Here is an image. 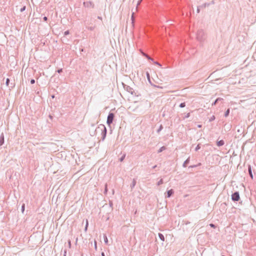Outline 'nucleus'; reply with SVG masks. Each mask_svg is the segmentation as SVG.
Instances as JSON below:
<instances>
[{"instance_id":"37998d69","label":"nucleus","mask_w":256,"mask_h":256,"mask_svg":"<svg viewBox=\"0 0 256 256\" xmlns=\"http://www.w3.org/2000/svg\"><path fill=\"white\" fill-rule=\"evenodd\" d=\"M43 20L44 21V22H46L48 20V18L46 16H44L43 18Z\"/></svg>"},{"instance_id":"7ed1b4c3","label":"nucleus","mask_w":256,"mask_h":256,"mask_svg":"<svg viewBox=\"0 0 256 256\" xmlns=\"http://www.w3.org/2000/svg\"><path fill=\"white\" fill-rule=\"evenodd\" d=\"M114 118V114L112 112H109L106 120V124L109 126H110L111 124L113 122Z\"/></svg>"},{"instance_id":"a211bd4d","label":"nucleus","mask_w":256,"mask_h":256,"mask_svg":"<svg viewBox=\"0 0 256 256\" xmlns=\"http://www.w3.org/2000/svg\"><path fill=\"white\" fill-rule=\"evenodd\" d=\"M226 206L227 204L226 202H223L221 204L220 207L222 208H223L224 210H226Z\"/></svg>"},{"instance_id":"473e14b6","label":"nucleus","mask_w":256,"mask_h":256,"mask_svg":"<svg viewBox=\"0 0 256 256\" xmlns=\"http://www.w3.org/2000/svg\"><path fill=\"white\" fill-rule=\"evenodd\" d=\"M146 77L148 78V80H149L150 82V74L148 72H146Z\"/></svg>"},{"instance_id":"f3484780","label":"nucleus","mask_w":256,"mask_h":256,"mask_svg":"<svg viewBox=\"0 0 256 256\" xmlns=\"http://www.w3.org/2000/svg\"><path fill=\"white\" fill-rule=\"evenodd\" d=\"M210 6V4L208 3H204L201 6H199L200 8H206V7Z\"/></svg>"},{"instance_id":"39448f33","label":"nucleus","mask_w":256,"mask_h":256,"mask_svg":"<svg viewBox=\"0 0 256 256\" xmlns=\"http://www.w3.org/2000/svg\"><path fill=\"white\" fill-rule=\"evenodd\" d=\"M232 200L234 202H238L240 200L238 192L236 191L232 194Z\"/></svg>"},{"instance_id":"dca6fc26","label":"nucleus","mask_w":256,"mask_h":256,"mask_svg":"<svg viewBox=\"0 0 256 256\" xmlns=\"http://www.w3.org/2000/svg\"><path fill=\"white\" fill-rule=\"evenodd\" d=\"M230 112V108H228L227 110L225 112L224 116L225 117H227L228 116Z\"/></svg>"},{"instance_id":"6e6552de","label":"nucleus","mask_w":256,"mask_h":256,"mask_svg":"<svg viewBox=\"0 0 256 256\" xmlns=\"http://www.w3.org/2000/svg\"><path fill=\"white\" fill-rule=\"evenodd\" d=\"M4 137L3 133H2L0 136V146H2L4 144Z\"/></svg>"},{"instance_id":"4c0bfd02","label":"nucleus","mask_w":256,"mask_h":256,"mask_svg":"<svg viewBox=\"0 0 256 256\" xmlns=\"http://www.w3.org/2000/svg\"><path fill=\"white\" fill-rule=\"evenodd\" d=\"M68 248H70L72 244H71V241L70 240H68Z\"/></svg>"},{"instance_id":"a18cd8bd","label":"nucleus","mask_w":256,"mask_h":256,"mask_svg":"<svg viewBox=\"0 0 256 256\" xmlns=\"http://www.w3.org/2000/svg\"><path fill=\"white\" fill-rule=\"evenodd\" d=\"M133 14H134V13L132 14V18H131V19H132V23L133 24L134 23V18H133Z\"/></svg>"},{"instance_id":"423d86ee","label":"nucleus","mask_w":256,"mask_h":256,"mask_svg":"<svg viewBox=\"0 0 256 256\" xmlns=\"http://www.w3.org/2000/svg\"><path fill=\"white\" fill-rule=\"evenodd\" d=\"M83 5H84V7H86V8L92 7V8H94V4L92 3L90 1H89V2H83Z\"/></svg>"},{"instance_id":"393cba45","label":"nucleus","mask_w":256,"mask_h":256,"mask_svg":"<svg viewBox=\"0 0 256 256\" xmlns=\"http://www.w3.org/2000/svg\"><path fill=\"white\" fill-rule=\"evenodd\" d=\"M164 183L163 180L161 178L157 183L158 186H160Z\"/></svg>"},{"instance_id":"de8ad7c7","label":"nucleus","mask_w":256,"mask_h":256,"mask_svg":"<svg viewBox=\"0 0 256 256\" xmlns=\"http://www.w3.org/2000/svg\"><path fill=\"white\" fill-rule=\"evenodd\" d=\"M101 256H105V254H104V252H102L101 253Z\"/></svg>"},{"instance_id":"cd10ccee","label":"nucleus","mask_w":256,"mask_h":256,"mask_svg":"<svg viewBox=\"0 0 256 256\" xmlns=\"http://www.w3.org/2000/svg\"><path fill=\"white\" fill-rule=\"evenodd\" d=\"M179 106L181 108H183L186 106V103L184 102H182L180 104Z\"/></svg>"},{"instance_id":"c85d7f7f","label":"nucleus","mask_w":256,"mask_h":256,"mask_svg":"<svg viewBox=\"0 0 256 256\" xmlns=\"http://www.w3.org/2000/svg\"><path fill=\"white\" fill-rule=\"evenodd\" d=\"M10 83V80L8 78H7L6 79V84L8 86H9Z\"/></svg>"},{"instance_id":"3c124183","label":"nucleus","mask_w":256,"mask_h":256,"mask_svg":"<svg viewBox=\"0 0 256 256\" xmlns=\"http://www.w3.org/2000/svg\"><path fill=\"white\" fill-rule=\"evenodd\" d=\"M110 206H112V202H110Z\"/></svg>"},{"instance_id":"6e6d98bb","label":"nucleus","mask_w":256,"mask_h":256,"mask_svg":"<svg viewBox=\"0 0 256 256\" xmlns=\"http://www.w3.org/2000/svg\"><path fill=\"white\" fill-rule=\"evenodd\" d=\"M95 248H96V242H95Z\"/></svg>"},{"instance_id":"e433bc0d","label":"nucleus","mask_w":256,"mask_h":256,"mask_svg":"<svg viewBox=\"0 0 256 256\" xmlns=\"http://www.w3.org/2000/svg\"><path fill=\"white\" fill-rule=\"evenodd\" d=\"M210 226L211 228H216V226L214 224H210Z\"/></svg>"},{"instance_id":"4d7b16f0","label":"nucleus","mask_w":256,"mask_h":256,"mask_svg":"<svg viewBox=\"0 0 256 256\" xmlns=\"http://www.w3.org/2000/svg\"><path fill=\"white\" fill-rule=\"evenodd\" d=\"M50 118H52V116H50Z\"/></svg>"},{"instance_id":"5fc2aeb1","label":"nucleus","mask_w":256,"mask_h":256,"mask_svg":"<svg viewBox=\"0 0 256 256\" xmlns=\"http://www.w3.org/2000/svg\"><path fill=\"white\" fill-rule=\"evenodd\" d=\"M190 222H187L186 223V224H190Z\"/></svg>"},{"instance_id":"7c9ffc66","label":"nucleus","mask_w":256,"mask_h":256,"mask_svg":"<svg viewBox=\"0 0 256 256\" xmlns=\"http://www.w3.org/2000/svg\"><path fill=\"white\" fill-rule=\"evenodd\" d=\"M215 118H216L215 116L213 115V116H212L210 117V120H209V121H210V122H212V121L214 120H215Z\"/></svg>"},{"instance_id":"ea45409f","label":"nucleus","mask_w":256,"mask_h":256,"mask_svg":"<svg viewBox=\"0 0 256 256\" xmlns=\"http://www.w3.org/2000/svg\"><path fill=\"white\" fill-rule=\"evenodd\" d=\"M200 6H198V8H197V10H196V12L198 13H199L200 12Z\"/></svg>"},{"instance_id":"49530a36","label":"nucleus","mask_w":256,"mask_h":256,"mask_svg":"<svg viewBox=\"0 0 256 256\" xmlns=\"http://www.w3.org/2000/svg\"><path fill=\"white\" fill-rule=\"evenodd\" d=\"M66 250H64V256H66Z\"/></svg>"},{"instance_id":"20e7f679","label":"nucleus","mask_w":256,"mask_h":256,"mask_svg":"<svg viewBox=\"0 0 256 256\" xmlns=\"http://www.w3.org/2000/svg\"><path fill=\"white\" fill-rule=\"evenodd\" d=\"M123 85L124 90H126L128 92L133 96H138V95L136 94V92H135L134 90H133V88H131L130 86L126 84H124Z\"/></svg>"},{"instance_id":"2eb2a0df","label":"nucleus","mask_w":256,"mask_h":256,"mask_svg":"<svg viewBox=\"0 0 256 256\" xmlns=\"http://www.w3.org/2000/svg\"><path fill=\"white\" fill-rule=\"evenodd\" d=\"M142 55H143L146 58H147L148 60H152V61H154V59H153V58H150L148 55L147 54L144 53V54H142Z\"/></svg>"},{"instance_id":"c03bdc74","label":"nucleus","mask_w":256,"mask_h":256,"mask_svg":"<svg viewBox=\"0 0 256 256\" xmlns=\"http://www.w3.org/2000/svg\"><path fill=\"white\" fill-rule=\"evenodd\" d=\"M154 64L157 65H158L160 66H161V65L157 62H154Z\"/></svg>"},{"instance_id":"4468645a","label":"nucleus","mask_w":256,"mask_h":256,"mask_svg":"<svg viewBox=\"0 0 256 256\" xmlns=\"http://www.w3.org/2000/svg\"><path fill=\"white\" fill-rule=\"evenodd\" d=\"M158 236L161 240H162V241L164 240V236L162 234L158 233Z\"/></svg>"},{"instance_id":"a878e982","label":"nucleus","mask_w":256,"mask_h":256,"mask_svg":"<svg viewBox=\"0 0 256 256\" xmlns=\"http://www.w3.org/2000/svg\"><path fill=\"white\" fill-rule=\"evenodd\" d=\"M104 243L106 244H108V239L107 238V236L106 235L104 236Z\"/></svg>"},{"instance_id":"58836bf2","label":"nucleus","mask_w":256,"mask_h":256,"mask_svg":"<svg viewBox=\"0 0 256 256\" xmlns=\"http://www.w3.org/2000/svg\"><path fill=\"white\" fill-rule=\"evenodd\" d=\"M30 82L31 84H34L35 83V80L34 79H31Z\"/></svg>"},{"instance_id":"b1692460","label":"nucleus","mask_w":256,"mask_h":256,"mask_svg":"<svg viewBox=\"0 0 256 256\" xmlns=\"http://www.w3.org/2000/svg\"><path fill=\"white\" fill-rule=\"evenodd\" d=\"M126 157V154H124L119 159L120 162H122Z\"/></svg>"},{"instance_id":"412c9836","label":"nucleus","mask_w":256,"mask_h":256,"mask_svg":"<svg viewBox=\"0 0 256 256\" xmlns=\"http://www.w3.org/2000/svg\"><path fill=\"white\" fill-rule=\"evenodd\" d=\"M163 129V126L162 124H160L159 126V128L157 130L156 132L158 133H160V132Z\"/></svg>"},{"instance_id":"f257e3e1","label":"nucleus","mask_w":256,"mask_h":256,"mask_svg":"<svg viewBox=\"0 0 256 256\" xmlns=\"http://www.w3.org/2000/svg\"><path fill=\"white\" fill-rule=\"evenodd\" d=\"M99 130L101 131V140L102 141H104L105 140L107 134L106 128L104 124L99 125L98 127L93 132L92 134H90V135L94 136L96 132H97Z\"/></svg>"},{"instance_id":"f704fd0d","label":"nucleus","mask_w":256,"mask_h":256,"mask_svg":"<svg viewBox=\"0 0 256 256\" xmlns=\"http://www.w3.org/2000/svg\"><path fill=\"white\" fill-rule=\"evenodd\" d=\"M26 10V6H24L23 7H22L20 10V12H22Z\"/></svg>"},{"instance_id":"72a5a7b5","label":"nucleus","mask_w":256,"mask_h":256,"mask_svg":"<svg viewBox=\"0 0 256 256\" xmlns=\"http://www.w3.org/2000/svg\"><path fill=\"white\" fill-rule=\"evenodd\" d=\"M108 188H107V184H105V188H104V194H106L107 192H108Z\"/></svg>"},{"instance_id":"9b49d317","label":"nucleus","mask_w":256,"mask_h":256,"mask_svg":"<svg viewBox=\"0 0 256 256\" xmlns=\"http://www.w3.org/2000/svg\"><path fill=\"white\" fill-rule=\"evenodd\" d=\"M190 158L188 157L183 163L182 166L184 168H186L187 166V165L190 163Z\"/></svg>"},{"instance_id":"8fccbe9b","label":"nucleus","mask_w":256,"mask_h":256,"mask_svg":"<svg viewBox=\"0 0 256 256\" xmlns=\"http://www.w3.org/2000/svg\"><path fill=\"white\" fill-rule=\"evenodd\" d=\"M157 167V165H155L152 166V168H156Z\"/></svg>"},{"instance_id":"1a4fd4ad","label":"nucleus","mask_w":256,"mask_h":256,"mask_svg":"<svg viewBox=\"0 0 256 256\" xmlns=\"http://www.w3.org/2000/svg\"><path fill=\"white\" fill-rule=\"evenodd\" d=\"M248 174H249L250 177L252 178V179H253V175H252V167H251L250 165V164H248Z\"/></svg>"},{"instance_id":"0eeeda50","label":"nucleus","mask_w":256,"mask_h":256,"mask_svg":"<svg viewBox=\"0 0 256 256\" xmlns=\"http://www.w3.org/2000/svg\"><path fill=\"white\" fill-rule=\"evenodd\" d=\"M174 194V190L172 189H170L166 191V198H170Z\"/></svg>"},{"instance_id":"f03ea898","label":"nucleus","mask_w":256,"mask_h":256,"mask_svg":"<svg viewBox=\"0 0 256 256\" xmlns=\"http://www.w3.org/2000/svg\"><path fill=\"white\" fill-rule=\"evenodd\" d=\"M196 38L200 42H202L204 40V32L202 30H199L198 31Z\"/></svg>"},{"instance_id":"09e8293b","label":"nucleus","mask_w":256,"mask_h":256,"mask_svg":"<svg viewBox=\"0 0 256 256\" xmlns=\"http://www.w3.org/2000/svg\"><path fill=\"white\" fill-rule=\"evenodd\" d=\"M98 18L99 19V20H102V18L101 16H98Z\"/></svg>"},{"instance_id":"79ce46f5","label":"nucleus","mask_w":256,"mask_h":256,"mask_svg":"<svg viewBox=\"0 0 256 256\" xmlns=\"http://www.w3.org/2000/svg\"><path fill=\"white\" fill-rule=\"evenodd\" d=\"M190 116V113H188L186 116H185V118H189V116Z\"/></svg>"},{"instance_id":"ddd939ff","label":"nucleus","mask_w":256,"mask_h":256,"mask_svg":"<svg viewBox=\"0 0 256 256\" xmlns=\"http://www.w3.org/2000/svg\"><path fill=\"white\" fill-rule=\"evenodd\" d=\"M136 183V180L135 178H134L132 184L130 185V187L132 189L134 188Z\"/></svg>"},{"instance_id":"864d4df0","label":"nucleus","mask_w":256,"mask_h":256,"mask_svg":"<svg viewBox=\"0 0 256 256\" xmlns=\"http://www.w3.org/2000/svg\"><path fill=\"white\" fill-rule=\"evenodd\" d=\"M52 98H54V95H52Z\"/></svg>"},{"instance_id":"a19ab883","label":"nucleus","mask_w":256,"mask_h":256,"mask_svg":"<svg viewBox=\"0 0 256 256\" xmlns=\"http://www.w3.org/2000/svg\"><path fill=\"white\" fill-rule=\"evenodd\" d=\"M58 74H60L62 72V68H60V69H58L56 71Z\"/></svg>"},{"instance_id":"bb28decb","label":"nucleus","mask_w":256,"mask_h":256,"mask_svg":"<svg viewBox=\"0 0 256 256\" xmlns=\"http://www.w3.org/2000/svg\"><path fill=\"white\" fill-rule=\"evenodd\" d=\"M95 27H96L95 26H88L87 28L88 30L92 31L94 30Z\"/></svg>"},{"instance_id":"603ef678","label":"nucleus","mask_w":256,"mask_h":256,"mask_svg":"<svg viewBox=\"0 0 256 256\" xmlns=\"http://www.w3.org/2000/svg\"><path fill=\"white\" fill-rule=\"evenodd\" d=\"M198 128H201V127H202V125H200V124L198 125Z\"/></svg>"},{"instance_id":"2f4dec72","label":"nucleus","mask_w":256,"mask_h":256,"mask_svg":"<svg viewBox=\"0 0 256 256\" xmlns=\"http://www.w3.org/2000/svg\"><path fill=\"white\" fill-rule=\"evenodd\" d=\"M88 220H86V224L85 228H84V230H85V231H86V230H87V228H88Z\"/></svg>"},{"instance_id":"9d476101","label":"nucleus","mask_w":256,"mask_h":256,"mask_svg":"<svg viewBox=\"0 0 256 256\" xmlns=\"http://www.w3.org/2000/svg\"><path fill=\"white\" fill-rule=\"evenodd\" d=\"M224 142L223 140H218L216 142V145L218 146H224Z\"/></svg>"},{"instance_id":"6ab92c4d","label":"nucleus","mask_w":256,"mask_h":256,"mask_svg":"<svg viewBox=\"0 0 256 256\" xmlns=\"http://www.w3.org/2000/svg\"><path fill=\"white\" fill-rule=\"evenodd\" d=\"M10 88H12L15 86V82L14 81V82H12L10 83L9 86H8Z\"/></svg>"},{"instance_id":"f8f14e48","label":"nucleus","mask_w":256,"mask_h":256,"mask_svg":"<svg viewBox=\"0 0 256 256\" xmlns=\"http://www.w3.org/2000/svg\"><path fill=\"white\" fill-rule=\"evenodd\" d=\"M224 99L222 98H217L212 104V106H215L216 105V104L220 102V101H222Z\"/></svg>"},{"instance_id":"c756f323","label":"nucleus","mask_w":256,"mask_h":256,"mask_svg":"<svg viewBox=\"0 0 256 256\" xmlns=\"http://www.w3.org/2000/svg\"><path fill=\"white\" fill-rule=\"evenodd\" d=\"M200 144H199L197 145V146L195 148V151L197 152L200 148Z\"/></svg>"},{"instance_id":"aec40b11","label":"nucleus","mask_w":256,"mask_h":256,"mask_svg":"<svg viewBox=\"0 0 256 256\" xmlns=\"http://www.w3.org/2000/svg\"><path fill=\"white\" fill-rule=\"evenodd\" d=\"M166 149V147L164 146H162L158 150V153H160V152H162L163 150H165Z\"/></svg>"},{"instance_id":"c9c22d12","label":"nucleus","mask_w":256,"mask_h":256,"mask_svg":"<svg viewBox=\"0 0 256 256\" xmlns=\"http://www.w3.org/2000/svg\"><path fill=\"white\" fill-rule=\"evenodd\" d=\"M69 34H70V32H69V30H68L65 31L64 32V36H67V35H68Z\"/></svg>"},{"instance_id":"5701e85b","label":"nucleus","mask_w":256,"mask_h":256,"mask_svg":"<svg viewBox=\"0 0 256 256\" xmlns=\"http://www.w3.org/2000/svg\"><path fill=\"white\" fill-rule=\"evenodd\" d=\"M24 210H25V204H23L22 206V208H21V211L22 212V214L24 213Z\"/></svg>"},{"instance_id":"4be33fe9","label":"nucleus","mask_w":256,"mask_h":256,"mask_svg":"<svg viewBox=\"0 0 256 256\" xmlns=\"http://www.w3.org/2000/svg\"><path fill=\"white\" fill-rule=\"evenodd\" d=\"M201 165V163H198V164H196V165H192V166H190L188 168H196V167H197L198 166H200Z\"/></svg>"}]
</instances>
